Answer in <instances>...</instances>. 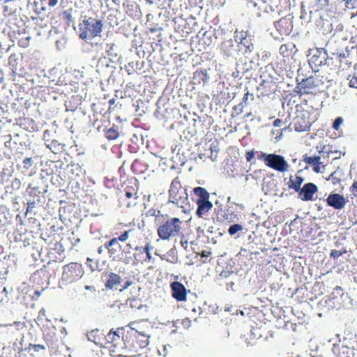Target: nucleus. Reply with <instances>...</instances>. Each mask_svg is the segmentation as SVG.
<instances>
[{"mask_svg": "<svg viewBox=\"0 0 357 357\" xmlns=\"http://www.w3.org/2000/svg\"><path fill=\"white\" fill-rule=\"evenodd\" d=\"M327 78L318 74H314L305 79L298 81L296 79L295 91L298 95H316L324 91Z\"/></svg>", "mask_w": 357, "mask_h": 357, "instance_id": "nucleus-3", "label": "nucleus"}, {"mask_svg": "<svg viewBox=\"0 0 357 357\" xmlns=\"http://www.w3.org/2000/svg\"><path fill=\"white\" fill-rule=\"evenodd\" d=\"M116 102V99L115 98H112L109 100V110L111 109V107L114 105Z\"/></svg>", "mask_w": 357, "mask_h": 357, "instance_id": "nucleus-59", "label": "nucleus"}, {"mask_svg": "<svg viewBox=\"0 0 357 357\" xmlns=\"http://www.w3.org/2000/svg\"><path fill=\"white\" fill-rule=\"evenodd\" d=\"M347 250L343 249L342 250H333L330 254V256L333 259H337L339 257L342 256L343 254H345Z\"/></svg>", "mask_w": 357, "mask_h": 357, "instance_id": "nucleus-41", "label": "nucleus"}, {"mask_svg": "<svg viewBox=\"0 0 357 357\" xmlns=\"http://www.w3.org/2000/svg\"><path fill=\"white\" fill-rule=\"evenodd\" d=\"M114 47V43L107 44V52L109 54L112 51Z\"/></svg>", "mask_w": 357, "mask_h": 357, "instance_id": "nucleus-57", "label": "nucleus"}, {"mask_svg": "<svg viewBox=\"0 0 357 357\" xmlns=\"http://www.w3.org/2000/svg\"><path fill=\"white\" fill-rule=\"evenodd\" d=\"M346 5L347 7L354 8L357 6V0H346Z\"/></svg>", "mask_w": 357, "mask_h": 357, "instance_id": "nucleus-49", "label": "nucleus"}, {"mask_svg": "<svg viewBox=\"0 0 357 357\" xmlns=\"http://www.w3.org/2000/svg\"><path fill=\"white\" fill-rule=\"evenodd\" d=\"M211 252L207 250H203L201 253L202 257H208L211 255Z\"/></svg>", "mask_w": 357, "mask_h": 357, "instance_id": "nucleus-53", "label": "nucleus"}, {"mask_svg": "<svg viewBox=\"0 0 357 357\" xmlns=\"http://www.w3.org/2000/svg\"><path fill=\"white\" fill-rule=\"evenodd\" d=\"M350 192L355 197H357V180L354 181L351 186L350 187Z\"/></svg>", "mask_w": 357, "mask_h": 357, "instance_id": "nucleus-48", "label": "nucleus"}, {"mask_svg": "<svg viewBox=\"0 0 357 357\" xmlns=\"http://www.w3.org/2000/svg\"><path fill=\"white\" fill-rule=\"evenodd\" d=\"M234 43L232 39L227 40L221 43V50L227 54L229 55L234 50Z\"/></svg>", "mask_w": 357, "mask_h": 357, "instance_id": "nucleus-30", "label": "nucleus"}, {"mask_svg": "<svg viewBox=\"0 0 357 357\" xmlns=\"http://www.w3.org/2000/svg\"><path fill=\"white\" fill-rule=\"evenodd\" d=\"M84 275L83 265L78 262H70L62 267L59 284L67 286L79 280Z\"/></svg>", "mask_w": 357, "mask_h": 357, "instance_id": "nucleus-6", "label": "nucleus"}, {"mask_svg": "<svg viewBox=\"0 0 357 357\" xmlns=\"http://www.w3.org/2000/svg\"><path fill=\"white\" fill-rule=\"evenodd\" d=\"M32 166V159L31 158H26L23 160V167L26 169H30Z\"/></svg>", "mask_w": 357, "mask_h": 357, "instance_id": "nucleus-45", "label": "nucleus"}, {"mask_svg": "<svg viewBox=\"0 0 357 357\" xmlns=\"http://www.w3.org/2000/svg\"><path fill=\"white\" fill-rule=\"evenodd\" d=\"M47 248V256L53 261L61 262L66 258L64 255L65 248L61 242L56 240L50 241Z\"/></svg>", "mask_w": 357, "mask_h": 357, "instance_id": "nucleus-9", "label": "nucleus"}, {"mask_svg": "<svg viewBox=\"0 0 357 357\" xmlns=\"http://www.w3.org/2000/svg\"><path fill=\"white\" fill-rule=\"evenodd\" d=\"M160 211H157L156 209L155 208H151L147 212V215H150V216H155V224L157 225V218H159L160 216H161L162 215L160 214Z\"/></svg>", "mask_w": 357, "mask_h": 357, "instance_id": "nucleus-43", "label": "nucleus"}, {"mask_svg": "<svg viewBox=\"0 0 357 357\" xmlns=\"http://www.w3.org/2000/svg\"><path fill=\"white\" fill-rule=\"evenodd\" d=\"M52 153L57 154L61 153L64 150V145L59 143L57 140H52L47 145Z\"/></svg>", "mask_w": 357, "mask_h": 357, "instance_id": "nucleus-27", "label": "nucleus"}, {"mask_svg": "<svg viewBox=\"0 0 357 357\" xmlns=\"http://www.w3.org/2000/svg\"><path fill=\"white\" fill-rule=\"evenodd\" d=\"M259 159L263 160L265 165L278 172H284L288 170L289 165L282 155L275 153H262Z\"/></svg>", "mask_w": 357, "mask_h": 357, "instance_id": "nucleus-8", "label": "nucleus"}, {"mask_svg": "<svg viewBox=\"0 0 357 357\" xmlns=\"http://www.w3.org/2000/svg\"><path fill=\"white\" fill-rule=\"evenodd\" d=\"M349 86L352 88L357 89V77L356 76H349Z\"/></svg>", "mask_w": 357, "mask_h": 357, "instance_id": "nucleus-46", "label": "nucleus"}, {"mask_svg": "<svg viewBox=\"0 0 357 357\" xmlns=\"http://www.w3.org/2000/svg\"><path fill=\"white\" fill-rule=\"evenodd\" d=\"M36 348H38V349H44V347L42 346V345H40V344H38V345H35L34 346Z\"/></svg>", "mask_w": 357, "mask_h": 357, "instance_id": "nucleus-63", "label": "nucleus"}, {"mask_svg": "<svg viewBox=\"0 0 357 357\" xmlns=\"http://www.w3.org/2000/svg\"><path fill=\"white\" fill-rule=\"evenodd\" d=\"M131 229L125 231L123 234H121L120 236L116 238L121 242H125L129 238V234L131 232Z\"/></svg>", "mask_w": 357, "mask_h": 357, "instance_id": "nucleus-42", "label": "nucleus"}, {"mask_svg": "<svg viewBox=\"0 0 357 357\" xmlns=\"http://www.w3.org/2000/svg\"><path fill=\"white\" fill-rule=\"evenodd\" d=\"M351 349H354V347H351L344 342L337 343L333 345L332 352L337 357H347Z\"/></svg>", "mask_w": 357, "mask_h": 357, "instance_id": "nucleus-19", "label": "nucleus"}, {"mask_svg": "<svg viewBox=\"0 0 357 357\" xmlns=\"http://www.w3.org/2000/svg\"><path fill=\"white\" fill-rule=\"evenodd\" d=\"M243 226L240 224H234L229 227L228 229V233L229 235L233 236L236 234L237 232L243 230Z\"/></svg>", "mask_w": 357, "mask_h": 357, "instance_id": "nucleus-36", "label": "nucleus"}, {"mask_svg": "<svg viewBox=\"0 0 357 357\" xmlns=\"http://www.w3.org/2000/svg\"><path fill=\"white\" fill-rule=\"evenodd\" d=\"M261 86L262 88H269L270 89L268 93H266V94L268 95V93H270L271 92H275L276 84L273 81H270V82L263 81V82L261 84Z\"/></svg>", "mask_w": 357, "mask_h": 357, "instance_id": "nucleus-35", "label": "nucleus"}, {"mask_svg": "<svg viewBox=\"0 0 357 357\" xmlns=\"http://www.w3.org/2000/svg\"><path fill=\"white\" fill-rule=\"evenodd\" d=\"M183 222L178 218L162 215L157 218V234L163 241L178 237L182 232Z\"/></svg>", "mask_w": 357, "mask_h": 357, "instance_id": "nucleus-2", "label": "nucleus"}, {"mask_svg": "<svg viewBox=\"0 0 357 357\" xmlns=\"http://www.w3.org/2000/svg\"><path fill=\"white\" fill-rule=\"evenodd\" d=\"M121 280V277L118 274L111 273L109 275L108 280L105 282V287L108 289H112L116 285L120 284Z\"/></svg>", "mask_w": 357, "mask_h": 357, "instance_id": "nucleus-24", "label": "nucleus"}, {"mask_svg": "<svg viewBox=\"0 0 357 357\" xmlns=\"http://www.w3.org/2000/svg\"><path fill=\"white\" fill-rule=\"evenodd\" d=\"M105 137L109 140H114L117 139L119 136V132L117 129L114 128V126L112 128L107 129L105 132Z\"/></svg>", "mask_w": 357, "mask_h": 357, "instance_id": "nucleus-31", "label": "nucleus"}, {"mask_svg": "<svg viewBox=\"0 0 357 357\" xmlns=\"http://www.w3.org/2000/svg\"><path fill=\"white\" fill-rule=\"evenodd\" d=\"M140 165V162L138 160H135L133 163L131 165V169L132 170V172L135 174H138L139 172H137V167L138 165Z\"/></svg>", "mask_w": 357, "mask_h": 357, "instance_id": "nucleus-50", "label": "nucleus"}, {"mask_svg": "<svg viewBox=\"0 0 357 357\" xmlns=\"http://www.w3.org/2000/svg\"><path fill=\"white\" fill-rule=\"evenodd\" d=\"M88 339L96 344L106 347L107 335L98 329L92 330L88 333Z\"/></svg>", "mask_w": 357, "mask_h": 357, "instance_id": "nucleus-17", "label": "nucleus"}, {"mask_svg": "<svg viewBox=\"0 0 357 357\" xmlns=\"http://www.w3.org/2000/svg\"><path fill=\"white\" fill-rule=\"evenodd\" d=\"M294 47L292 43L283 44L280 47V54L284 57H288L291 54Z\"/></svg>", "mask_w": 357, "mask_h": 357, "instance_id": "nucleus-29", "label": "nucleus"}, {"mask_svg": "<svg viewBox=\"0 0 357 357\" xmlns=\"http://www.w3.org/2000/svg\"><path fill=\"white\" fill-rule=\"evenodd\" d=\"M196 204L197 205L196 214L199 218H202L213 208V204L209 201V199L204 201L197 200Z\"/></svg>", "mask_w": 357, "mask_h": 357, "instance_id": "nucleus-21", "label": "nucleus"}, {"mask_svg": "<svg viewBox=\"0 0 357 357\" xmlns=\"http://www.w3.org/2000/svg\"><path fill=\"white\" fill-rule=\"evenodd\" d=\"M318 188L313 183H305L300 190L298 195L303 201H311L313 199L314 195L317 192Z\"/></svg>", "mask_w": 357, "mask_h": 357, "instance_id": "nucleus-14", "label": "nucleus"}, {"mask_svg": "<svg viewBox=\"0 0 357 357\" xmlns=\"http://www.w3.org/2000/svg\"><path fill=\"white\" fill-rule=\"evenodd\" d=\"M151 246L150 243H146L145 245V254H144L145 262L149 261L152 259V256L151 254Z\"/></svg>", "mask_w": 357, "mask_h": 357, "instance_id": "nucleus-38", "label": "nucleus"}, {"mask_svg": "<svg viewBox=\"0 0 357 357\" xmlns=\"http://www.w3.org/2000/svg\"><path fill=\"white\" fill-rule=\"evenodd\" d=\"M168 202L181 208L184 212L190 207L187 189L182 186L178 176L174 178L171 182L168 190Z\"/></svg>", "mask_w": 357, "mask_h": 357, "instance_id": "nucleus-4", "label": "nucleus"}, {"mask_svg": "<svg viewBox=\"0 0 357 357\" xmlns=\"http://www.w3.org/2000/svg\"><path fill=\"white\" fill-rule=\"evenodd\" d=\"M29 194L31 197H40V195L41 192L39 190L38 187L36 186H32L31 185H29L28 187Z\"/></svg>", "mask_w": 357, "mask_h": 357, "instance_id": "nucleus-34", "label": "nucleus"}, {"mask_svg": "<svg viewBox=\"0 0 357 357\" xmlns=\"http://www.w3.org/2000/svg\"><path fill=\"white\" fill-rule=\"evenodd\" d=\"M62 17L68 23L72 22V20H73L72 14H71V12L70 10H64L62 13Z\"/></svg>", "mask_w": 357, "mask_h": 357, "instance_id": "nucleus-44", "label": "nucleus"}, {"mask_svg": "<svg viewBox=\"0 0 357 357\" xmlns=\"http://www.w3.org/2000/svg\"><path fill=\"white\" fill-rule=\"evenodd\" d=\"M15 183V185H20V181L18 179V178H15L13 181V185H14Z\"/></svg>", "mask_w": 357, "mask_h": 357, "instance_id": "nucleus-60", "label": "nucleus"}, {"mask_svg": "<svg viewBox=\"0 0 357 357\" xmlns=\"http://www.w3.org/2000/svg\"><path fill=\"white\" fill-rule=\"evenodd\" d=\"M303 161L310 166L312 167L313 170L319 173L321 171V157L319 155L315 156H308L307 154L303 155Z\"/></svg>", "mask_w": 357, "mask_h": 357, "instance_id": "nucleus-20", "label": "nucleus"}, {"mask_svg": "<svg viewBox=\"0 0 357 357\" xmlns=\"http://www.w3.org/2000/svg\"><path fill=\"white\" fill-rule=\"evenodd\" d=\"M248 96H249V92L248 91L247 93H245L244 94V96L243 98V102L244 103V105L246 103L248 99Z\"/></svg>", "mask_w": 357, "mask_h": 357, "instance_id": "nucleus-58", "label": "nucleus"}, {"mask_svg": "<svg viewBox=\"0 0 357 357\" xmlns=\"http://www.w3.org/2000/svg\"><path fill=\"white\" fill-rule=\"evenodd\" d=\"M234 40L240 46L245 47V52H250L253 50L251 36L248 31L236 30L234 33Z\"/></svg>", "mask_w": 357, "mask_h": 357, "instance_id": "nucleus-12", "label": "nucleus"}, {"mask_svg": "<svg viewBox=\"0 0 357 357\" xmlns=\"http://www.w3.org/2000/svg\"><path fill=\"white\" fill-rule=\"evenodd\" d=\"M282 122V121L281 119H277L274 121L273 126L275 127H280V126H281Z\"/></svg>", "mask_w": 357, "mask_h": 357, "instance_id": "nucleus-54", "label": "nucleus"}, {"mask_svg": "<svg viewBox=\"0 0 357 357\" xmlns=\"http://www.w3.org/2000/svg\"><path fill=\"white\" fill-rule=\"evenodd\" d=\"M209 80V75L206 69L198 68L193 73L192 84L194 85H205Z\"/></svg>", "mask_w": 357, "mask_h": 357, "instance_id": "nucleus-18", "label": "nucleus"}, {"mask_svg": "<svg viewBox=\"0 0 357 357\" xmlns=\"http://www.w3.org/2000/svg\"><path fill=\"white\" fill-rule=\"evenodd\" d=\"M327 180L331 181L333 185L340 184L341 182V179L337 176L336 172L331 174Z\"/></svg>", "mask_w": 357, "mask_h": 357, "instance_id": "nucleus-39", "label": "nucleus"}, {"mask_svg": "<svg viewBox=\"0 0 357 357\" xmlns=\"http://www.w3.org/2000/svg\"><path fill=\"white\" fill-rule=\"evenodd\" d=\"M102 30L100 20L89 17L79 24V38L84 40L92 39L98 36Z\"/></svg>", "mask_w": 357, "mask_h": 357, "instance_id": "nucleus-7", "label": "nucleus"}, {"mask_svg": "<svg viewBox=\"0 0 357 357\" xmlns=\"http://www.w3.org/2000/svg\"><path fill=\"white\" fill-rule=\"evenodd\" d=\"M255 157V151L253 150L245 153V158L247 162H250Z\"/></svg>", "mask_w": 357, "mask_h": 357, "instance_id": "nucleus-47", "label": "nucleus"}, {"mask_svg": "<svg viewBox=\"0 0 357 357\" xmlns=\"http://www.w3.org/2000/svg\"><path fill=\"white\" fill-rule=\"evenodd\" d=\"M59 0H49L48 5L50 7H54L58 3Z\"/></svg>", "mask_w": 357, "mask_h": 357, "instance_id": "nucleus-56", "label": "nucleus"}, {"mask_svg": "<svg viewBox=\"0 0 357 357\" xmlns=\"http://www.w3.org/2000/svg\"><path fill=\"white\" fill-rule=\"evenodd\" d=\"M131 284V282L127 281L123 287V289H127Z\"/></svg>", "mask_w": 357, "mask_h": 357, "instance_id": "nucleus-61", "label": "nucleus"}, {"mask_svg": "<svg viewBox=\"0 0 357 357\" xmlns=\"http://www.w3.org/2000/svg\"><path fill=\"white\" fill-rule=\"evenodd\" d=\"M9 63L10 64H12L13 61H17V59H16V54H11L10 56H9Z\"/></svg>", "mask_w": 357, "mask_h": 357, "instance_id": "nucleus-55", "label": "nucleus"}, {"mask_svg": "<svg viewBox=\"0 0 357 357\" xmlns=\"http://www.w3.org/2000/svg\"><path fill=\"white\" fill-rule=\"evenodd\" d=\"M132 249H133V248H132V246L131 245V244H130V243H127V244H126V248H125V249H124V250H123V251H124L125 252H126V253L130 254V252H131V250H132Z\"/></svg>", "mask_w": 357, "mask_h": 357, "instance_id": "nucleus-52", "label": "nucleus"}, {"mask_svg": "<svg viewBox=\"0 0 357 357\" xmlns=\"http://www.w3.org/2000/svg\"><path fill=\"white\" fill-rule=\"evenodd\" d=\"M5 269L6 268L4 266L2 267L1 268H0V287H2V291L3 292L6 291V288L5 287H3L5 281L6 280V276H5V273H6Z\"/></svg>", "mask_w": 357, "mask_h": 357, "instance_id": "nucleus-37", "label": "nucleus"}, {"mask_svg": "<svg viewBox=\"0 0 357 357\" xmlns=\"http://www.w3.org/2000/svg\"><path fill=\"white\" fill-rule=\"evenodd\" d=\"M245 107V105L243 102H240L239 104L235 105L233 107L231 116L233 117L237 116L243 112V109Z\"/></svg>", "mask_w": 357, "mask_h": 357, "instance_id": "nucleus-33", "label": "nucleus"}, {"mask_svg": "<svg viewBox=\"0 0 357 357\" xmlns=\"http://www.w3.org/2000/svg\"><path fill=\"white\" fill-rule=\"evenodd\" d=\"M310 115L305 112L298 114L291 123L292 128L297 132H305L310 129L311 123Z\"/></svg>", "mask_w": 357, "mask_h": 357, "instance_id": "nucleus-10", "label": "nucleus"}, {"mask_svg": "<svg viewBox=\"0 0 357 357\" xmlns=\"http://www.w3.org/2000/svg\"><path fill=\"white\" fill-rule=\"evenodd\" d=\"M327 59V53L325 51L316 50L311 54L309 59V64L314 71L317 72L319 67L326 63Z\"/></svg>", "mask_w": 357, "mask_h": 357, "instance_id": "nucleus-11", "label": "nucleus"}, {"mask_svg": "<svg viewBox=\"0 0 357 357\" xmlns=\"http://www.w3.org/2000/svg\"><path fill=\"white\" fill-rule=\"evenodd\" d=\"M135 250V252L133 254V257L136 264H143L145 262V246H137Z\"/></svg>", "mask_w": 357, "mask_h": 357, "instance_id": "nucleus-25", "label": "nucleus"}, {"mask_svg": "<svg viewBox=\"0 0 357 357\" xmlns=\"http://www.w3.org/2000/svg\"><path fill=\"white\" fill-rule=\"evenodd\" d=\"M105 248L108 250L110 255H116L121 248L119 241L114 237L105 243Z\"/></svg>", "mask_w": 357, "mask_h": 357, "instance_id": "nucleus-23", "label": "nucleus"}, {"mask_svg": "<svg viewBox=\"0 0 357 357\" xmlns=\"http://www.w3.org/2000/svg\"><path fill=\"white\" fill-rule=\"evenodd\" d=\"M192 325V321L186 317L185 319H183L181 320L177 319L176 321H174L173 326L176 328V330H178L182 327L183 329H188Z\"/></svg>", "mask_w": 357, "mask_h": 357, "instance_id": "nucleus-28", "label": "nucleus"}, {"mask_svg": "<svg viewBox=\"0 0 357 357\" xmlns=\"http://www.w3.org/2000/svg\"><path fill=\"white\" fill-rule=\"evenodd\" d=\"M18 43H19V45H20V46H21V47H26V43H25V42H24V43H23V41H22V40H20Z\"/></svg>", "mask_w": 357, "mask_h": 357, "instance_id": "nucleus-62", "label": "nucleus"}, {"mask_svg": "<svg viewBox=\"0 0 357 357\" xmlns=\"http://www.w3.org/2000/svg\"><path fill=\"white\" fill-rule=\"evenodd\" d=\"M126 330L119 328L116 331L111 330L107 334L106 348L109 351L111 356L114 357H123L125 356L124 335Z\"/></svg>", "mask_w": 357, "mask_h": 357, "instance_id": "nucleus-5", "label": "nucleus"}, {"mask_svg": "<svg viewBox=\"0 0 357 357\" xmlns=\"http://www.w3.org/2000/svg\"><path fill=\"white\" fill-rule=\"evenodd\" d=\"M327 204L335 209L340 210L344 207L346 201L344 197L338 193H332L326 199Z\"/></svg>", "mask_w": 357, "mask_h": 357, "instance_id": "nucleus-15", "label": "nucleus"}, {"mask_svg": "<svg viewBox=\"0 0 357 357\" xmlns=\"http://www.w3.org/2000/svg\"><path fill=\"white\" fill-rule=\"evenodd\" d=\"M139 302V301L136 300V299H133V300L131 301V303H130V306H131L132 307H137V308H139H139H141L143 305H142L141 303H139V305H138V306H137Z\"/></svg>", "mask_w": 357, "mask_h": 357, "instance_id": "nucleus-51", "label": "nucleus"}, {"mask_svg": "<svg viewBox=\"0 0 357 357\" xmlns=\"http://www.w3.org/2000/svg\"><path fill=\"white\" fill-rule=\"evenodd\" d=\"M149 335L144 331H139L138 326L130 327L124 335L125 351L123 357H136L138 352L149 344Z\"/></svg>", "mask_w": 357, "mask_h": 357, "instance_id": "nucleus-1", "label": "nucleus"}, {"mask_svg": "<svg viewBox=\"0 0 357 357\" xmlns=\"http://www.w3.org/2000/svg\"><path fill=\"white\" fill-rule=\"evenodd\" d=\"M275 27L280 34L288 36L291 32L293 25L289 19L282 17L275 22Z\"/></svg>", "mask_w": 357, "mask_h": 357, "instance_id": "nucleus-16", "label": "nucleus"}, {"mask_svg": "<svg viewBox=\"0 0 357 357\" xmlns=\"http://www.w3.org/2000/svg\"><path fill=\"white\" fill-rule=\"evenodd\" d=\"M343 121H344V119L342 117H341V116L337 117L333 123V128L335 130L338 131L340 129V127L342 124Z\"/></svg>", "mask_w": 357, "mask_h": 357, "instance_id": "nucleus-40", "label": "nucleus"}, {"mask_svg": "<svg viewBox=\"0 0 357 357\" xmlns=\"http://www.w3.org/2000/svg\"><path fill=\"white\" fill-rule=\"evenodd\" d=\"M125 195L128 199H137L138 196L137 195V190L132 186H126L125 188Z\"/></svg>", "mask_w": 357, "mask_h": 357, "instance_id": "nucleus-32", "label": "nucleus"}, {"mask_svg": "<svg viewBox=\"0 0 357 357\" xmlns=\"http://www.w3.org/2000/svg\"><path fill=\"white\" fill-rule=\"evenodd\" d=\"M304 178L301 176L296 175L295 177L290 176L289 181L287 183L289 189H294L296 192H299L301 185L303 183Z\"/></svg>", "mask_w": 357, "mask_h": 357, "instance_id": "nucleus-22", "label": "nucleus"}, {"mask_svg": "<svg viewBox=\"0 0 357 357\" xmlns=\"http://www.w3.org/2000/svg\"><path fill=\"white\" fill-rule=\"evenodd\" d=\"M85 289H93V287H91V286H87V285H86V286L85 287Z\"/></svg>", "mask_w": 357, "mask_h": 357, "instance_id": "nucleus-64", "label": "nucleus"}, {"mask_svg": "<svg viewBox=\"0 0 357 357\" xmlns=\"http://www.w3.org/2000/svg\"><path fill=\"white\" fill-rule=\"evenodd\" d=\"M172 296L178 301H185L187 299V291L185 286L180 282H173L170 284Z\"/></svg>", "mask_w": 357, "mask_h": 357, "instance_id": "nucleus-13", "label": "nucleus"}, {"mask_svg": "<svg viewBox=\"0 0 357 357\" xmlns=\"http://www.w3.org/2000/svg\"><path fill=\"white\" fill-rule=\"evenodd\" d=\"M193 192L195 196L198 198L197 200H206L209 199L210 194L209 192L203 187H195L193 189Z\"/></svg>", "mask_w": 357, "mask_h": 357, "instance_id": "nucleus-26", "label": "nucleus"}]
</instances>
